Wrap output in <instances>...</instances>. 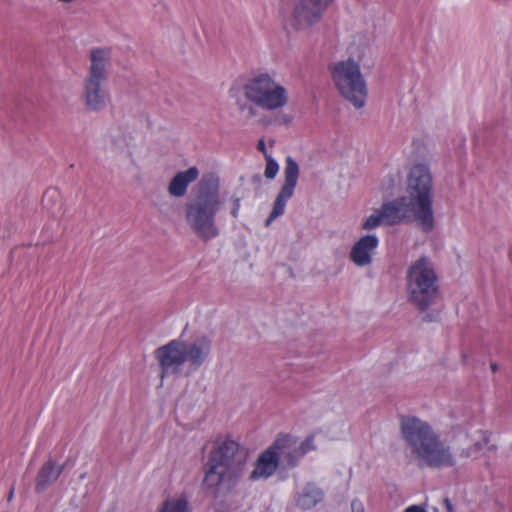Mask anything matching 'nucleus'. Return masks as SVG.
<instances>
[{
	"mask_svg": "<svg viewBox=\"0 0 512 512\" xmlns=\"http://www.w3.org/2000/svg\"><path fill=\"white\" fill-rule=\"evenodd\" d=\"M270 447L276 453L281 468L284 470L296 467L305 454L315 449L313 437L299 442L290 434H279Z\"/></svg>",
	"mask_w": 512,
	"mask_h": 512,
	"instance_id": "10",
	"label": "nucleus"
},
{
	"mask_svg": "<svg viewBox=\"0 0 512 512\" xmlns=\"http://www.w3.org/2000/svg\"><path fill=\"white\" fill-rule=\"evenodd\" d=\"M64 470V465H57L51 458L39 469L35 479L36 493H43L54 484Z\"/></svg>",
	"mask_w": 512,
	"mask_h": 512,
	"instance_id": "16",
	"label": "nucleus"
},
{
	"mask_svg": "<svg viewBox=\"0 0 512 512\" xmlns=\"http://www.w3.org/2000/svg\"><path fill=\"white\" fill-rule=\"evenodd\" d=\"M89 59L90 66L83 80L82 98L87 110L99 112L109 101V93L102 84L108 79L111 49L94 48L90 51Z\"/></svg>",
	"mask_w": 512,
	"mask_h": 512,
	"instance_id": "7",
	"label": "nucleus"
},
{
	"mask_svg": "<svg viewBox=\"0 0 512 512\" xmlns=\"http://www.w3.org/2000/svg\"><path fill=\"white\" fill-rule=\"evenodd\" d=\"M400 433L419 468L443 469L456 465L451 447L428 422L416 416H401Z\"/></svg>",
	"mask_w": 512,
	"mask_h": 512,
	"instance_id": "2",
	"label": "nucleus"
},
{
	"mask_svg": "<svg viewBox=\"0 0 512 512\" xmlns=\"http://www.w3.org/2000/svg\"><path fill=\"white\" fill-rule=\"evenodd\" d=\"M351 508L353 512H364L362 503L357 500L352 501Z\"/></svg>",
	"mask_w": 512,
	"mask_h": 512,
	"instance_id": "25",
	"label": "nucleus"
},
{
	"mask_svg": "<svg viewBox=\"0 0 512 512\" xmlns=\"http://www.w3.org/2000/svg\"><path fill=\"white\" fill-rule=\"evenodd\" d=\"M508 259L512 265V244L510 245V247L508 249Z\"/></svg>",
	"mask_w": 512,
	"mask_h": 512,
	"instance_id": "30",
	"label": "nucleus"
},
{
	"mask_svg": "<svg viewBox=\"0 0 512 512\" xmlns=\"http://www.w3.org/2000/svg\"><path fill=\"white\" fill-rule=\"evenodd\" d=\"M444 504H445L447 512H452L453 506H452V503L450 502V500L448 498L444 499Z\"/></svg>",
	"mask_w": 512,
	"mask_h": 512,
	"instance_id": "28",
	"label": "nucleus"
},
{
	"mask_svg": "<svg viewBox=\"0 0 512 512\" xmlns=\"http://www.w3.org/2000/svg\"><path fill=\"white\" fill-rule=\"evenodd\" d=\"M284 122H285L286 124H288V123L290 122V119H289V118H287V117H284Z\"/></svg>",
	"mask_w": 512,
	"mask_h": 512,
	"instance_id": "35",
	"label": "nucleus"
},
{
	"mask_svg": "<svg viewBox=\"0 0 512 512\" xmlns=\"http://www.w3.org/2000/svg\"><path fill=\"white\" fill-rule=\"evenodd\" d=\"M330 71L340 94L357 109L362 108L367 97V86L359 64L349 58L330 66Z\"/></svg>",
	"mask_w": 512,
	"mask_h": 512,
	"instance_id": "8",
	"label": "nucleus"
},
{
	"mask_svg": "<svg viewBox=\"0 0 512 512\" xmlns=\"http://www.w3.org/2000/svg\"><path fill=\"white\" fill-rule=\"evenodd\" d=\"M408 300L424 312L440 297L438 277L430 260L423 256L412 263L406 274Z\"/></svg>",
	"mask_w": 512,
	"mask_h": 512,
	"instance_id": "6",
	"label": "nucleus"
},
{
	"mask_svg": "<svg viewBox=\"0 0 512 512\" xmlns=\"http://www.w3.org/2000/svg\"><path fill=\"white\" fill-rule=\"evenodd\" d=\"M433 179L424 164L413 166L407 179V202L412 209L413 219L425 232L434 228Z\"/></svg>",
	"mask_w": 512,
	"mask_h": 512,
	"instance_id": "5",
	"label": "nucleus"
},
{
	"mask_svg": "<svg viewBox=\"0 0 512 512\" xmlns=\"http://www.w3.org/2000/svg\"><path fill=\"white\" fill-rule=\"evenodd\" d=\"M211 349L212 340L206 335L198 336L191 342L175 339L158 347L154 355L160 366L161 380L179 374L186 363L190 371L198 370L209 357Z\"/></svg>",
	"mask_w": 512,
	"mask_h": 512,
	"instance_id": "4",
	"label": "nucleus"
},
{
	"mask_svg": "<svg viewBox=\"0 0 512 512\" xmlns=\"http://www.w3.org/2000/svg\"><path fill=\"white\" fill-rule=\"evenodd\" d=\"M265 161H266V166H265V171H264V176L267 178V179H274L279 171V165L277 163V161L268 153H265Z\"/></svg>",
	"mask_w": 512,
	"mask_h": 512,
	"instance_id": "21",
	"label": "nucleus"
},
{
	"mask_svg": "<svg viewBox=\"0 0 512 512\" xmlns=\"http://www.w3.org/2000/svg\"><path fill=\"white\" fill-rule=\"evenodd\" d=\"M240 201L241 199L239 197H232V209H231V215L234 218L238 217L239 209H240Z\"/></svg>",
	"mask_w": 512,
	"mask_h": 512,
	"instance_id": "23",
	"label": "nucleus"
},
{
	"mask_svg": "<svg viewBox=\"0 0 512 512\" xmlns=\"http://www.w3.org/2000/svg\"><path fill=\"white\" fill-rule=\"evenodd\" d=\"M219 178L204 174L194 188V195L185 204V220L191 231L207 242L219 236L216 215L221 208Z\"/></svg>",
	"mask_w": 512,
	"mask_h": 512,
	"instance_id": "3",
	"label": "nucleus"
},
{
	"mask_svg": "<svg viewBox=\"0 0 512 512\" xmlns=\"http://www.w3.org/2000/svg\"><path fill=\"white\" fill-rule=\"evenodd\" d=\"M495 449H496V446H495V445H491V446L489 447V450H491V451H495Z\"/></svg>",
	"mask_w": 512,
	"mask_h": 512,
	"instance_id": "34",
	"label": "nucleus"
},
{
	"mask_svg": "<svg viewBox=\"0 0 512 512\" xmlns=\"http://www.w3.org/2000/svg\"><path fill=\"white\" fill-rule=\"evenodd\" d=\"M384 218V225L393 226L413 218L412 209L406 197H398L383 203L379 208Z\"/></svg>",
	"mask_w": 512,
	"mask_h": 512,
	"instance_id": "13",
	"label": "nucleus"
},
{
	"mask_svg": "<svg viewBox=\"0 0 512 512\" xmlns=\"http://www.w3.org/2000/svg\"><path fill=\"white\" fill-rule=\"evenodd\" d=\"M56 196H57L56 191H47V192H45V193H44V196H43V200H42L43 205H44V206H47L48 201H49L50 199H53V198H54V197H56Z\"/></svg>",
	"mask_w": 512,
	"mask_h": 512,
	"instance_id": "24",
	"label": "nucleus"
},
{
	"mask_svg": "<svg viewBox=\"0 0 512 512\" xmlns=\"http://www.w3.org/2000/svg\"><path fill=\"white\" fill-rule=\"evenodd\" d=\"M488 442H489V435L487 432H484L482 441H478V442L474 443L473 445L462 449L459 453V456L462 458H477L479 452L483 448V445L488 444Z\"/></svg>",
	"mask_w": 512,
	"mask_h": 512,
	"instance_id": "20",
	"label": "nucleus"
},
{
	"mask_svg": "<svg viewBox=\"0 0 512 512\" xmlns=\"http://www.w3.org/2000/svg\"><path fill=\"white\" fill-rule=\"evenodd\" d=\"M13 496H14V488L12 487V488L10 489V491H9V494H8V498H7V500H8V501H11V500H12V498H13Z\"/></svg>",
	"mask_w": 512,
	"mask_h": 512,
	"instance_id": "31",
	"label": "nucleus"
},
{
	"mask_svg": "<svg viewBox=\"0 0 512 512\" xmlns=\"http://www.w3.org/2000/svg\"><path fill=\"white\" fill-rule=\"evenodd\" d=\"M199 170L193 166L185 171H180L175 174L168 185V193L173 197H183L188 189L190 183L197 180Z\"/></svg>",
	"mask_w": 512,
	"mask_h": 512,
	"instance_id": "17",
	"label": "nucleus"
},
{
	"mask_svg": "<svg viewBox=\"0 0 512 512\" xmlns=\"http://www.w3.org/2000/svg\"><path fill=\"white\" fill-rule=\"evenodd\" d=\"M380 225H384V218L380 209H378L366 219V221L362 224V229L371 230Z\"/></svg>",
	"mask_w": 512,
	"mask_h": 512,
	"instance_id": "22",
	"label": "nucleus"
},
{
	"mask_svg": "<svg viewBox=\"0 0 512 512\" xmlns=\"http://www.w3.org/2000/svg\"><path fill=\"white\" fill-rule=\"evenodd\" d=\"M257 149L259 151H261L263 153V155L265 156V153H267L266 151V147H265V143H264V140H260L257 144Z\"/></svg>",
	"mask_w": 512,
	"mask_h": 512,
	"instance_id": "27",
	"label": "nucleus"
},
{
	"mask_svg": "<svg viewBox=\"0 0 512 512\" xmlns=\"http://www.w3.org/2000/svg\"><path fill=\"white\" fill-rule=\"evenodd\" d=\"M490 368L492 372H496L498 370V365L496 363H491Z\"/></svg>",
	"mask_w": 512,
	"mask_h": 512,
	"instance_id": "32",
	"label": "nucleus"
},
{
	"mask_svg": "<svg viewBox=\"0 0 512 512\" xmlns=\"http://www.w3.org/2000/svg\"><path fill=\"white\" fill-rule=\"evenodd\" d=\"M278 468H281V465L276 457V453L269 446L256 460L255 467L250 474V479H267L272 476Z\"/></svg>",
	"mask_w": 512,
	"mask_h": 512,
	"instance_id": "15",
	"label": "nucleus"
},
{
	"mask_svg": "<svg viewBox=\"0 0 512 512\" xmlns=\"http://www.w3.org/2000/svg\"><path fill=\"white\" fill-rule=\"evenodd\" d=\"M253 181H260V176L259 175H254L253 176Z\"/></svg>",
	"mask_w": 512,
	"mask_h": 512,
	"instance_id": "33",
	"label": "nucleus"
},
{
	"mask_svg": "<svg viewBox=\"0 0 512 512\" xmlns=\"http://www.w3.org/2000/svg\"><path fill=\"white\" fill-rule=\"evenodd\" d=\"M423 320L426 322H432L435 320V317L433 314H427L424 316Z\"/></svg>",
	"mask_w": 512,
	"mask_h": 512,
	"instance_id": "29",
	"label": "nucleus"
},
{
	"mask_svg": "<svg viewBox=\"0 0 512 512\" xmlns=\"http://www.w3.org/2000/svg\"><path fill=\"white\" fill-rule=\"evenodd\" d=\"M404 512H426V510L420 506L412 505L406 508Z\"/></svg>",
	"mask_w": 512,
	"mask_h": 512,
	"instance_id": "26",
	"label": "nucleus"
},
{
	"mask_svg": "<svg viewBox=\"0 0 512 512\" xmlns=\"http://www.w3.org/2000/svg\"><path fill=\"white\" fill-rule=\"evenodd\" d=\"M375 235L362 236L350 251L351 261L359 267L369 265L372 261L371 252L378 246Z\"/></svg>",
	"mask_w": 512,
	"mask_h": 512,
	"instance_id": "14",
	"label": "nucleus"
},
{
	"mask_svg": "<svg viewBox=\"0 0 512 512\" xmlns=\"http://www.w3.org/2000/svg\"><path fill=\"white\" fill-rule=\"evenodd\" d=\"M245 97L265 110H276L288 102L286 89L268 74H260L244 85Z\"/></svg>",
	"mask_w": 512,
	"mask_h": 512,
	"instance_id": "9",
	"label": "nucleus"
},
{
	"mask_svg": "<svg viewBox=\"0 0 512 512\" xmlns=\"http://www.w3.org/2000/svg\"><path fill=\"white\" fill-rule=\"evenodd\" d=\"M333 0H294L292 25L296 29H307L318 23Z\"/></svg>",
	"mask_w": 512,
	"mask_h": 512,
	"instance_id": "12",
	"label": "nucleus"
},
{
	"mask_svg": "<svg viewBox=\"0 0 512 512\" xmlns=\"http://www.w3.org/2000/svg\"><path fill=\"white\" fill-rule=\"evenodd\" d=\"M323 499V492L313 483H307L299 493L296 503L302 509H311Z\"/></svg>",
	"mask_w": 512,
	"mask_h": 512,
	"instance_id": "18",
	"label": "nucleus"
},
{
	"mask_svg": "<svg viewBox=\"0 0 512 512\" xmlns=\"http://www.w3.org/2000/svg\"><path fill=\"white\" fill-rule=\"evenodd\" d=\"M250 113H251V115H253V114H254V113H253V108H252V107H250Z\"/></svg>",
	"mask_w": 512,
	"mask_h": 512,
	"instance_id": "36",
	"label": "nucleus"
},
{
	"mask_svg": "<svg viewBox=\"0 0 512 512\" xmlns=\"http://www.w3.org/2000/svg\"><path fill=\"white\" fill-rule=\"evenodd\" d=\"M158 512H189V504L185 498L167 499Z\"/></svg>",
	"mask_w": 512,
	"mask_h": 512,
	"instance_id": "19",
	"label": "nucleus"
},
{
	"mask_svg": "<svg viewBox=\"0 0 512 512\" xmlns=\"http://www.w3.org/2000/svg\"><path fill=\"white\" fill-rule=\"evenodd\" d=\"M244 462L245 455L236 441L215 440L203 466V489L215 499L227 496L238 484Z\"/></svg>",
	"mask_w": 512,
	"mask_h": 512,
	"instance_id": "1",
	"label": "nucleus"
},
{
	"mask_svg": "<svg viewBox=\"0 0 512 512\" xmlns=\"http://www.w3.org/2000/svg\"><path fill=\"white\" fill-rule=\"evenodd\" d=\"M299 173L300 169L298 163L291 156H287L284 168V184L276 196L272 211L265 221V226L268 227L275 219L284 214L286 202L292 198L294 194Z\"/></svg>",
	"mask_w": 512,
	"mask_h": 512,
	"instance_id": "11",
	"label": "nucleus"
}]
</instances>
